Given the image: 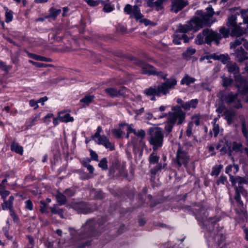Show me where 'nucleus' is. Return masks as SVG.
Segmentation results:
<instances>
[{
	"instance_id": "nucleus-32",
	"label": "nucleus",
	"mask_w": 248,
	"mask_h": 248,
	"mask_svg": "<svg viewBox=\"0 0 248 248\" xmlns=\"http://www.w3.org/2000/svg\"><path fill=\"white\" fill-rule=\"evenodd\" d=\"M236 17L235 16L232 15L228 17V21L227 22V26L229 28L230 30L231 28L236 25Z\"/></svg>"
},
{
	"instance_id": "nucleus-5",
	"label": "nucleus",
	"mask_w": 248,
	"mask_h": 248,
	"mask_svg": "<svg viewBox=\"0 0 248 248\" xmlns=\"http://www.w3.org/2000/svg\"><path fill=\"white\" fill-rule=\"evenodd\" d=\"M102 225L101 223H95L93 219L88 220L78 233V239L82 240L94 236L97 227H101Z\"/></svg>"
},
{
	"instance_id": "nucleus-57",
	"label": "nucleus",
	"mask_w": 248,
	"mask_h": 248,
	"mask_svg": "<svg viewBox=\"0 0 248 248\" xmlns=\"http://www.w3.org/2000/svg\"><path fill=\"white\" fill-rule=\"evenodd\" d=\"M3 210H10L13 208L12 202H3L1 204Z\"/></svg>"
},
{
	"instance_id": "nucleus-47",
	"label": "nucleus",
	"mask_w": 248,
	"mask_h": 248,
	"mask_svg": "<svg viewBox=\"0 0 248 248\" xmlns=\"http://www.w3.org/2000/svg\"><path fill=\"white\" fill-rule=\"evenodd\" d=\"M162 169V166L161 164H158L156 166L154 167L153 168H152L151 170V173L153 175H155L157 172L161 170Z\"/></svg>"
},
{
	"instance_id": "nucleus-27",
	"label": "nucleus",
	"mask_w": 248,
	"mask_h": 248,
	"mask_svg": "<svg viewBox=\"0 0 248 248\" xmlns=\"http://www.w3.org/2000/svg\"><path fill=\"white\" fill-rule=\"evenodd\" d=\"M29 57L39 61L42 62H51L52 61V59L49 58H46L43 56H41L40 55H37L32 53H29L28 54Z\"/></svg>"
},
{
	"instance_id": "nucleus-40",
	"label": "nucleus",
	"mask_w": 248,
	"mask_h": 248,
	"mask_svg": "<svg viewBox=\"0 0 248 248\" xmlns=\"http://www.w3.org/2000/svg\"><path fill=\"white\" fill-rule=\"evenodd\" d=\"M222 79V85L224 87H228L233 82V79L230 78H227L225 76L221 77Z\"/></svg>"
},
{
	"instance_id": "nucleus-48",
	"label": "nucleus",
	"mask_w": 248,
	"mask_h": 248,
	"mask_svg": "<svg viewBox=\"0 0 248 248\" xmlns=\"http://www.w3.org/2000/svg\"><path fill=\"white\" fill-rule=\"evenodd\" d=\"M219 32L225 38H227L229 36L230 30L225 27H221L219 30Z\"/></svg>"
},
{
	"instance_id": "nucleus-50",
	"label": "nucleus",
	"mask_w": 248,
	"mask_h": 248,
	"mask_svg": "<svg viewBox=\"0 0 248 248\" xmlns=\"http://www.w3.org/2000/svg\"><path fill=\"white\" fill-rule=\"evenodd\" d=\"M226 183H227V178L226 176L223 175H221L216 182L217 185H225Z\"/></svg>"
},
{
	"instance_id": "nucleus-58",
	"label": "nucleus",
	"mask_w": 248,
	"mask_h": 248,
	"mask_svg": "<svg viewBox=\"0 0 248 248\" xmlns=\"http://www.w3.org/2000/svg\"><path fill=\"white\" fill-rule=\"evenodd\" d=\"M90 155L91 157V159L92 160L98 161V156L97 154L94 151H93L92 150H90Z\"/></svg>"
},
{
	"instance_id": "nucleus-41",
	"label": "nucleus",
	"mask_w": 248,
	"mask_h": 248,
	"mask_svg": "<svg viewBox=\"0 0 248 248\" xmlns=\"http://www.w3.org/2000/svg\"><path fill=\"white\" fill-rule=\"evenodd\" d=\"M6 9L5 12V22L9 23L12 21L13 18V12L11 10H9L8 8H5Z\"/></svg>"
},
{
	"instance_id": "nucleus-17",
	"label": "nucleus",
	"mask_w": 248,
	"mask_h": 248,
	"mask_svg": "<svg viewBox=\"0 0 248 248\" xmlns=\"http://www.w3.org/2000/svg\"><path fill=\"white\" fill-rule=\"evenodd\" d=\"M125 90V88L117 90L115 88L111 87L105 89L104 91L110 97H115L124 95L126 93Z\"/></svg>"
},
{
	"instance_id": "nucleus-63",
	"label": "nucleus",
	"mask_w": 248,
	"mask_h": 248,
	"mask_svg": "<svg viewBox=\"0 0 248 248\" xmlns=\"http://www.w3.org/2000/svg\"><path fill=\"white\" fill-rule=\"evenodd\" d=\"M38 103V101H36L33 99H31L29 102V104L31 107H34V109H36L38 108V105L37 104Z\"/></svg>"
},
{
	"instance_id": "nucleus-44",
	"label": "nucleus",
	"mask_w": 248,
	"mask_h": 248,
	"mask_svg": "<svg viewBox=\"0 0 248 248\" xmlns=\"http://www.w3.org/2000/svg\"><path fill=\"white\" fill-rule=\"evenodd\" d=\"M88 5L91 6H95L99 5L100 3L103 4L104 1L103 0H85Z\"/></svg>"
},
{
	"instance_id": "nucleus-55",
	"label": "nucleus",
	"mask_w": 248,
	"mask_h": 248,
	"mask_svg": "<svg viewBox=\"0 0 248 248\" xmlns=\"http://www.w3.org/2000/svg\"><path fill=\"white\" fill-rule=\"evenodd\" d=\"M134 135L141 139H143L145 136V132L144 130L142 129L139 130L137 131L136 130V133H134Z\"/></svg>"
},
{
	"instance_id": "nucleus-33",
	"label": "nucleus",
	"mask_w": 248,
	"mask_h": 248,
	"mask_svg": "<svg viewBox=\"0 0 248 248\" xmlns=\"http://www.w3.org/2000/svg\"><path fill=\"white\" fill-rule=\"evenodd\" d=\"M223 166L222 165H216L212 168V170L211 173L212 176H217L223 168Z\"/></svg>"
},
{
	"instance_id": "nucleus-31",
	"label": "nucleus",
	"mask_w": 248,
	"mask_h": 248,
	"mask_svg": "<svg viewBox=\"0 0 248 248\" xmlns=\"http://www.w3.org/2000/svg\"><path fill=\"white\" fill-rule=\"evenodd\" d=\"M217 118H214L213 121L212 122L213 124V131L214 132V136L215 137H217L219 132V126L218 124H217Z\"/></svg>"
},
{
	"instance_id": "nucleus-56",
	"label": "nucleus",
	"mask_w": 248,
	"mask_h": 248,
	"mask_svg": "<svg viewBox=\"0 0 248 248\" xmlns=\"http://www.w3.org/2000/svg\"><path fill=\"white\" fill-rule=\"evenodd\" d=\"M192 120L193 121V124L194 123L196 125L198 126L200 124V115H196L192 117Z\"/></svg>"
},
{
	"instance_id": "nucleus-51",
	"label": "nucleus",
	"mask_w": 248,
	"mask_h": 248,
	"mask_svg": "<svg viewBox=\"0 0 248 248\" xmlns=\"http://www.w3.org/2000/svg\"><path fill=\"white\" fill-rule=\"evenodd\" d=\"M187 103L189 104L190 109L191 108H195L197 106L198 100L197 99H192L189 101H187Z\"/></svg>"
},
{
	"instance_id": "nucleus-54",
	"label": "nucleus",
	"mask_w": 248,
	"mask_h": 248,
	"mask_svg": "<svg viewBox=\"0 0 248 248\" xmlns=\"http://www.w3.org/2000/svg\"><path fill=\"white\" fill-rule=\"evenodd\" d=\"M122 131L119 129H114L112 130V133L116 138H120L122 136Z\"/></svg>"
},
{
	"instance_id": "nucleus-4",
	"label": "nucleus",
	"mask_w": 248,
	"mask_h": 248,
	"mask_svg": "<svg viewBox=\"0 0 248 248\" xmlns=\"http://www.w3.org/2000/svg\"><path fill=\"white\" fill-rule=\"evenodd\" d=\"M148 140L153 146L154 151L157 150L163 145L164 135L160 127H152L149 129Z\"/></svg>"
},
{
	"instance_id": "nucleus-1",
	"label": "nucleus",
	"mask_w": 248,
	"mask_h": 248,
	"mask_svg": "<svg viewBox=\"0 0 248 248\" xmlns=\"http://www.w3.org/2000/svg\"><path fill=\"white\" fill-rule=\"evenodd\" d=\"M153 75H155L158 77L162 78L166 81L162 83L157 86L150 87L146 89L144 91V94L147 96H150L151 100H155V96L160 97L161 95H166L170 93V90H174L177 84V80L174 77L169 78H167L168 74L164 73L162 71H157L155 70V73Z\"/></svg>"
},
{
	"instance_id": "nucleus-38",
	"label": "nucleus",
	"mask_w": 248,
	"mask_h": 248,
	"mask_svg": "<svg viewBox=\"0 0 248 248\" xmlns=\"http://www.w3.org/2000/svg\"><path fill=\"white\" fill-rule=\"evenodd\" d=\"M159 159V156H157L156 153L154 151L150 155L149 157V161L150 163L154 164L157 163Z\"/></svg>"
},
{
	"instance_id": "nucleus-52",
	"label": "nucleus",
	"mask_w": 248,
	"mask_h": 248,
	"mask_svg": "<svg viewBox=\"0 0 248 248\" xmlns=\"http://www.w3.org/2000/svg\"><path fill=\"white\" fill-rule=\"evenodd\" d=\"M53 117L52 113H48L45 117L43 118L42 121L44 123L48 124L51 121V118Z\"/></svg>"
},
{
	"instance_id": "nucleus-9",
	"label": "nucleus",
	"mask_w": 248,
	"mask_h": 248,
	"mask_svg": "<svg viewBox=\"0 0 248 248\" xmlns=\"http://www.w3.org/2000/svg\"><path fill=\"white\" fill-rule=\"evenodd\" d=\"M235 81L236 86L238 88L239 93L241 94H247L248 93V79L244 78L241 75L235 76ZM245 101L248 103V95L245 99Z\"/></svg>"
},
{
	"instance_id": "nucleus-7",
	"label": "nucleus",
	"mask_w": 248,
	"mask_h": 248,
	"mask_svg": "<svg viewBox=\"0 0 248 248\" xmlns=\"http://www.w3.org/2000/svg\"><path fill=\"white\" fill-rule=\"evenodd\" d=\"M103 131L102 128L100 126L97 127V130L93 136H92V139L98 144L103 145L106 149L109 151H113L115 149L114 143L110 141L109 139L105 135H101V133Z\"/></svg>"
},
{
	"instance_id": "nucleus-42",
	"label": "nucleus",
	"mask_w": 248,
	"mask_h": 248,
	"mask_svg": "<svg viewBox=\"0 0 248 248\" xmlns=\"http://www.w3.org/2000/svg\"><path fill=\"white\" fill-rule=\"evenodd\" d=\"M195 42L197 45H202L205 43V35L203 31L197 35Z\"/></svg>"
},
{
	"instance_id": "nucleus-28",
	"label": "nucleus",
	"mask_w": 248,
	"mask_h": 248,
	"mask_svg": "<svg viewBox=\"0 0 248 248\" xmlns=\"http://www.w3.org/2000/svg\"><path fill=\"white\" fill-rule=\"evenodd\" d=\"M11 150L12 151L15 152L16 153L20 155H22L23 152V149L22 147L20 146L16 142H13L11 145Z\"/></svg>"
},
{
	"instance_id": "nucleus-12",
	"label": "nucleus",
	"mask_w": 248,
	"mask_h": 248,
	"mask_svg": "<svg viewBox=\"0 0 248 248\" xmlns=\"http://www.w3.org/2000/svg\"><path fill=\"white\" fill-rule=\"evenodd\" d=\"M189 160V157L187 152L179 148L177 151L176 156V163L179 166H186Z\"/></svg>"
},
{
	"instance_id": "nucleus-10",
	"label": "nucleus",
	"mask_w": 248,
	"mask_h": 248,
	"mask_svg": "<svg viewBox=\"0 0 248 248\" xmlns=\"http://www.w3.org/2000/svg\"><path fill=\"white\" fill-rule=\"evenodd\" d=\"M124 11L125 13L130 15L131 17H134L137 21L143 17L140 8L137 5L132 6L130 4H127L124 7Z\"/></svg>"
},
{
	"instance_id": "nucleus-3",
	"label": "nucleus",
	"mask_w": 248,
	"mask_h": 248,
	"mask_svg": "<svg viewBox=\"0 0 248 248\" xmlns=\"http://www.w3.org/2000/svg\"><path fill=\"white\" fill-rule=\"evenodd\" d=\"M186 113L179 105L171 108V111L169 112L167 121L165 123L164 130L170 133L175 125H179L185 122Z\"/></svg>"
},
{
	"instance_id": "nucleus-49",
	"label": "nucleus",
	"mask_w": 248,
	"mask_h": 248,
	"mask_svg": "<svg viewBox=\"0 0 248 248\" xmlns=\"http://www.w3.org/2000/svg\"><path fill=\"white\" fill-rule=\"evenodd\" d=\"M193 126V124L192 122H189L188 124L187 129L186 130V135L188 137H190L192 134Z\"/></svg>"
},
{
	"instance_id": "nucleus-21",
	"label": "nucleus",
	"mask_w": 248,
	"mask_h": 248,
	"mask_svg": "<svg viewBox=\"0 0 248 248\" xmlns=\"http://www.w3.org/2000/svg\"><path fill=\"white\" fill-rule=\"evenodd\" d=\"M111 165L109 167V173L111 174H114L117 171L119 174H121L124 172V170L123 168L120 169V163L119 160L117 159L113 160L111 162Z\"/></svg>"
},
{
	"instance_id": "nucleus-36",
	"label": "nucleus",
	"mask_w": 248,
	"mask_h": 248,
	"mask_svg": "<svg viewBox=\"0 0 248 248\" xmlns=\"http://www.w3.org/2000/svg\"><path fill=\"white\" fill-rule=\"evenodd\" d=\"M41 116V113H36L34 114L33 116H32L31 119L30 121L29 124L28 126L29 127H31L33 125H35L36 122L38 121V120L40 119V117Z\"/></svg>"
},
{
	"instance_id": "nucleus-62",
	"label": "nucleus",
	"mask_w": 248,
	"mask_h": 248,
	"mask_svg": "<svg viewBox=\"0 0 248 248\" xmlns=\"http://www.w3.org/2000/svg\"><path fill=\"white\" fill-rule=\"evenodd\" d=\"M242 144L241 143H237L236 142H234L232 145V149L234 150H240L242 148Z\"/></svg>"
},
{
	"instance_id": "nucleus-59",
	"label": "nucleus",
	"mask_w": 248,
	"mask_h": 248,
	"mask_svg": "<svg viewBox=\"0 0 248 248\" xmlns=\"http://www.w3.org/2000/svg\"><path fill=\"white\" fill-rule=\"evenodd\" d=\"M0 69L5 72H8L10 67L7 66L2 61H0Z\"/></svg>"
},
{
	"instance_id": "nucleus-29",
	"label": "nucleus",
	"mask_w": 248,
	"mask_h": 248,
	"mask_svg": "<svg viewBox=\"0 0 248 248\" xmlns=\"http://www.w3.org/2000/svg\"><path fill=\"white\" fill-rule=\"evenodd\" d=\"M61 11V9H56L51 7L49 10V14L48 15V17L55 19L56 17L60 14Z\"/></svg>"
},
{
	"instance_id": "nucleus-8",
	"label": "nucleus",
	"mask_w": 248,
	"mask_h": 248,
	"mask_svg": "<svg viewBox=\"0 0 248 248\" xmlns=\"http://www.w3.org/2000/svg\"><path fill=\"white\" fill-rule=\"evenodd\" d=\"M238 94L230 92L227 93H223L220 96L221 101L228 105L237 109L242 107L241 101L238 98Z\"/></svg>"
},
{
	"instance_id": "nucleus-60",
	"label": "nucleus",
	"mask_w": 248,
	"mask_h": 248,
	"mask_svg": "<svg viewBox=\"0 0 248 248\" xmlns=\"http://www.w3.org/2000/svg\"><path fill=\"white\" fill-rule=\"evenodd\" d=\"M91 161V159H89V158H83V159L81 161V163L82 164V165L85 167H88V166H89L90 165L89 164L90 162Z\"/></svg>"
},
{
	"instance_id": "nucleus-64",
	"label": "nucleus",
	"mask_w": 248,
	"mask_h": 248,
	"mask_svg": "<svg viewBox=\"0 0 248 248\" xmlns=\"http://www.w3.org/2000/svg\"><path fill=\"white\" fill-rule=\"evenodd\" d=\"M42 203V206L41 207V211L42 213H46L47 211V202H41Z\"/></svg>"
},
{
	"instance_id": "nucleus-16",
	"label": "nucleus",
	"mask_w": 248,
	"mask_h": 248,
	"mask_svg": "<svg viewBox=\"0 0 248 248\" xmlns=\"http://www.w3.org/2000/svg\"><path fill=\"white\" fill-rule=\"evenodd\" d=\"M75 194V191L74 189L67 188L64 190V194L62 193L58 192L56 195V198L57 202H66V196L67 197H71L73 196Z\"/></svg>"
},
{
	"instance_id": "nucleus-37",
	"label": "nucleus",
	"mask_w": 248,
	"mask_h": 248,
	"mask_svg": "<svg viewBox=\"0 0 248 248\" xmlns=\"http://www.w3.org/2000/svg\"><path fill=\"white\" fill-rule=\"evenodd\" d=\"M230 60V57L227 54L217 55L216 60L220 61L223 63L226 64Z\"/></svg>"
},
{
	"instance_id": "nucleus-23",
	"label": "nucleus",
	"mask_w": 248,
	"mask_h": 248,
	"mask_svg": "<svg viewBox=\"0 0 248 248\" xmlns=\"http://www.w3.org/2000/svg\"><path fill=\"white\" fill-rule=\"evenodd\" d=\"M142 73L149 75H153L155 73V68L150 64L144 63L142 65Z\"/></svg>"
},
{
	"instance_id": "nucleus-34",
	"label": "nucleus",
	"mask_w": 248,
	"mask_h": 248,
	"mask_svg": "<svg viewBox=\"0 0 248 248\" xmlns=\"http://www.w3.org/2000/svg\"><path fill=\"white\" fill-rule=\"evenodd\" d=\"M245 41L246 40L244 38H237L236 39V40L234 42H231L230 43V47H231V48H235L238 46H239L240 45L242 44L243 42H244V44L247 43V42H245ZM244 45V44H243V45Z\"/></svg>"
},
{
	"instance_id": "nucleus-35",
	"label": "nucleus",
	"mask_w": 248,
	"mask_h": 248,
	"mask_svg": "<svg viewBox=\"0 0 248 248\" xmlns=\"http://www.w3.org/2000/svg\"><path fill=\"white\" fill-rule=\"evenodd\" d=\"M59 120L62 122L68 123L74 121L73 117L70 116L68 113L64 114L62 116H59Z\"/></svg>"
},
{
	"instance_id": "nucleus-13",
	"label": "nucleus",
	"mask_w": 248,
	"mask_h": 248,
	"mask_svg": "<svg viewBox=\"0 0 248 248\" xmlns=\"http://www.w3.org/2000/svg\"><path fill=\"white\" fill-rule=\"evenodd\" d=\"M70 206L78 213L88 214L93 211L86 202H71Z\"/></svg>"
},
{
	"instance_id": "nucleus-43",
	"label": "nucleus",
	"mask_w": 248,
	"mask_h": 248,
	"mask_svg": "<svg viewBox=\"0 0 248 248\" xmlns=\"http://www.w3.org/2000/svg\"><path fill=\"white\" fill-rule=\"evenodd\" d=\"M98 166L101 168L102 170H106L108 169V161L106 158H103L100 160Z\"/></svg>"
},
{
	"instance_id": "nucleus-6",
	"label": "nucleus",
	"mask_w": 248,
	"mask_h": 248,
	"mask_svg": "<svg viewBox=\"0 0 248 248\" xmlns=\"http://www.w3.org/2000/svg\"><path fill=\"white\" fill-rule=\"evenodd\" d=\"M204 24L205 21L203 18H195L191 19L186 24L183 25H180L176 32L178 34H185L186 33L189 31L194 30L197 31L202 28Z\"/></svg>"
},
{
	"instance_id": "nucleus-15",
	"label": "nucleus",
	"mask_w": 248,
	"mask_h": 248,
	"mask_svg": "<svg viewBox=\"0 0 248 248\" xmlns=\"http://www.w3.org/2000/svg\"><path fill=\"white\" fill-rule=\"evenodd\" d=\"M230 181L233 186L243 187V184H248V179H246L240 176H234L231 174L229 175Z\"/></svg>"
},
{
	"instance_id": "nucleus-25",
	"label": "nucleus",
	"mask_w": 248,
	"mask_h": 248,
	"mask_svg": "<svg viewBox=\"0 0 248 248\" xmlns=\"http://www.w3.org/2000/svg\"><path fill=\"white\" fill-rule=\"evenodd\" d=\"M196 79L194 78L190 77L188 74H186L181 80V85L189 86L190 84L195 82Z\"/></svg>"
},
{
	"instance_id": "nucleus-19",
	"label": "nucleus",
	"mask_w": 248,
	"mask_h": 248,
	"mask_svg": "<svg viewBox=\"0 0 248 248\" xmlns=\"http://www.w3.org/2000/svg\"><path fill=\"white\" fill-rule=\"evenodd\" d=\"M187 4V2L184 0H173L171 4V10L176 13Z\"/></svg>"
},
{
	"instance_id": "nucleus-30",
	"label": "nucleus",
	"mask_w": 248,
	"mask_h": 248,
	"mask_svg": "<svg viewBox=\"0 0 248 248\" xmlns=\"http://www.w3.org/2000/svg\"><path fill=\"white\" fill-rule=\"evenodd\" d=\"M236 211L239 214H243L244 215L246 213L245 208L246 205L243 202H236Z\"/></svg>"
},
{
	"instance_id": "nucleus-11",
	"label": "nucleus",
	"mask_w": 248,
	"mask_h": 248,
	"mask_svg": "<svg viewBox=\"0 0 248 248\" xmlns=\"http://www.w3.org/2000/svg\"><path fill=\"white\" fill-rule=\"evenodd\" d=\"M203 33L205 35V43L207 44H210L214 41L218 45L221 38L219 33L208 29L203 30Z\"/></svg>"
},
{
	"instance_id": "nucleus-24",
	"label": "nucleus",
	"mask_w": 248,
	"mask_h": 248,
	"mask_svg": "<svg viewBox=\"0 0 248 248\" xmlns=\"http://www.w3.org/2000/svg\"><path fill=\"white\" fill-rule=\"evenodd\" d=\"M234 189L235 191L234 199L236 202H240L241 194L244 196H246V191L243 187L235 186Z\"/></svg>"
},
{
	"instance_id": "nucleus-26",
	"label": "nucleus",
	"mask_w": 248,
	"mask_h": 248,
	"mask_svg": "<svg viewBox=\"0 0 248 248\" xmlns=\"http://www.w3.org/2000/svg\"><path fill=\"white\" fill-rule=\"evenodd\" d=\"M226 67L228 71L235 75L239 72V68L235 62H231L227 64Z\"/></svg>"
},
{
	"instance_id": "nucleus-53",
	"label": "nucleus",
	"mask_w": 248,
	"mask_h": 248,
	"mask_svg": "<svg viewBox=\"0 0 248 248\" xmlns=\"http://www.w3.org/2000/svg\"><path fill=\"white\" fill-rule=\"evenodd\" d=\"M103 5H104L103 7V11L105 12L109 13L114 10V7L110 4H105L104 3Z\"/></svg>"
},
{
	"instance_id": "nucleus-61",
	"label": "nucleus",
	"mask_w": 248,
	"mask_h": 248,
	"mask_svg": "<svg viewBox=\"0 0 248 248\" xmlns=\"http://www.w3.org/2000/svg\"><path fill=\"white\" fill-rule=\"evenodd\" d=\"M0 195L2 197V198L3 199V201H5V199L6 198V197L9 195V192L7 190H0Z\"/></svg>"
},
{
	"instance_id": "nucleus-45",
	"label": "nucleus",
	"mask_w": 248,
	"mask_h": 248,
	"mask_svg": "<svg viewBox=\"0 0 248 248\" xmlns=\"http://www.w3.org/2000/svg\"><path fill=\"white\" fill-rule=\"evenodd\" d=\"M241 14L243 19V23L247 24L248 23V9L246 10H242L241 11Z\"/></svg>"
},
{
	"instance_id": "nucleus-2",
	"label": "nucleus",
	"mask_w": 248,
	"mask_h": 248,
	"mask_svg": "<svg viewBox=\"0 0 248 248\" xmlns=\"http://www.w3.org/2000/svg\"><path fill=\"white\" fill-rule=\"evenodd\" d=\"M199 205H194L193 208V212L196 214V218L198 221L202 223L203 227L204 230V235L206 238L212 237L215 241L217 240V242L219 243V237H220V240L224 239V236L222 233H218L215 235L214 232H212L208 229L207 226L209 227L212 228L214 224L217 222L218 220L215 219L214 217H210L207 218V215H206V211L203 208H199Z\"/></svg>"
},
{
	"instance_id": "nucleus-46",
	"label": "nucleus",
	"mask_w": 248,
	"mask_h": 248,
	"mask_svg": "<svg viewBox=\"0 0 248 248\" xmlns=\"http://www.w3.org/2000/svg\"><path fill=\"white\" fill-rule=\"evenodd\" d=\"M195 49L192 47H189L188 48L187 50L184 53V55L185 57L188 58L191 57L192 55H193L195 53Z\"/></svg>"
},
{
	"instance_id": "nucleus-39",
	"label": "nucleus",
	"mask_w": 248,
	"mask_h": 248,
	"mask_svg": "<svg viewBox=\"0 0 248 248\" xmlns=\"http://www.w3.org/2000/svg\"><path fill=\"white\" fill-rule=\"evenodd\" d=\"M94 96L92 95H88L84 96L83 98L80 99V102L85 103L86 105H88L94 99Z\"/></svg>"
},
{
	"instance_id": "nucleus-20",
	"label": "nucleus",
	"mask_w": 248,
	"mask_h": 248,
	"mask_svg": "<svg viewBox=\"0 0 248 248\" xmlns=\"http://www.w3.org/2000/svg\"><path fill=\"white\" fill-rule=\"evenodd\" d=\"M224 119L229 125L232 124L236 117V111L232 109H227L224 113Z\"/></svg>"
},
{
	"instance_id": "nucleus-14",
	"label": "nucleus",
	"mask_w": 248,
	"mask_h": 248,
	"mask_svg": "<svg viewBox=\"0 0 248 248\" xmlns=\"http://www.w3.org/2000/svg\"><path fill=\"white\" fill-rule=\"evenodd\" d=\"M233 55L234 56L236 60L239 62H242L248 59V53L241 46L237 48Z\"/></svg>"
},
{
	"instance_id": "nucleus-18",
	"label": "nucleus",
	"mask_w": 248,
	"mask_h": 248,
	"mask_svg": "<svg viewBox=\"0 0 248 248\" xmlns=\"http://www.w3.org/2000/svg\"><path fill=\"white\" fill-rule=\"evenodd\" d=\"M241 23L239 25H236L233 27L231 28V35L232 36H240L244 34H247V29L246 27H242L241 26Z\"/></svg>"
},
{
	"instance_id": "nucleus-22",
	"label": "nucleus",
	"mask_w": 248,
	"mask_h": 248,
	"mask_svg": "<svg viewBox=\"0 0 248 248\" xmlns=\"http://www.w3.org/2000/svg\"><path fill=\"white\" fill-rule=\"evenodd\" d=\"M188 40L186 35L176 33L174 36L173 42L176 45H180L181 44L182 41H183L184 43H187L188 42Z\"/></svg>"
}]
</instances>
